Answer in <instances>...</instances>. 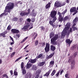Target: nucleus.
Returning <instances> with one entry per match:
<instances>
[{
  "mask_svg": "<svg viewBox=\"0 0 78 78\" xmlns=\"http://www.w3.org/2000/svg\"><path fill=\"white\" fill-rule=\"evenodd\" d=\"M76 25V23H75L73 24V25L72 27H75V26Z\"/></svg>",
  "mask_w": 78,
  "mask_h": 78,
  "instance_id": "nucleus-61",
  "label": "nucleus"
},
{
  "mask_svg": "<svg viewBox=\"0 0 78 78\" xmlns=\"http://www.w3.org/2000/svg\"><path fill=\"white\" fill-rule=\"evenodd\" d=\"M7 5V6L5 7L6 9H7V12H11V9L14 8V3L9 2Z\"/></svg>",
  "mask_w": 78,
  "mask_h": 78,
  "instance_id": "nucleus-3",
  "label": "nucleus"
},
{
  "mask_svg": "<svg viewBox=\"0 0 78 78\" xmlns=\"http://www.w3.org/2000/svg\"><path fill=\"white\" fill-rule=\"evenodd\" d=\"M63 72H64V71L62 70L60 72V75H62V74L63 73Z\"/></svg>",
  "mask_w": 78,
  "mask_h": 78,
  "instance_id": "nucleus-63",
  "label": "nucleus"
},
{
  "mask_svg": "<svg viewBox=\"0 0 78 78\" xmlns=\"http://www.w3.org/2000/svg\"><path fill=\"white\" fill-rule=\"evenodd\" d=\"M50 5H51V3L50 2H49L46 5L45 8L46 9H48V8H50Z\"/></svg>",
  "mask_w": 78,
  "mask_h": 78,
  "instance_id": "nucleus-22",
  "label": "nucleus"
},
{
  "mask_svg": "<svg viewBox=\"0 0 78 78\" xmlns=\"http://www.w3.org/2000/svg\"><path fill=\"white\" fill-rule=\"evenodd\" d=\"M52 26L53 27V28H56V26L55 25H54L53 24H52Z\"/></svg>",
  "mask_w": 78,
  "mask_h": 78,
  "instance_id": "nucleus-60",
  "label": "nucleus"
},
{
  "mask_svg": "<svg viewBox=\"0 0 78 78\" xmlns=\"http://www.w3.org/2000/svg\"><path fill=\"white\" fill-rule=\"evenodd\" d=\"M75 11H76V8L75 7H73L70 10V12H73Z\"/></svg>",
  "mask_w": 78,
  "mask_h": 78,
  "instance_id": "nucleus-23",
  "label": "nucleus"
},
{
  "mask_svg": "<svg viewBox=\"0 0 78 78\" xmlns=\"http://www.w3.org/2000/svg\"><path fill=\"white\" fill-rule=\"evenodd\" d=\"M60 72H61V70H59V71L58 72V73L56 74V77L57 76H59V73H60Z\"/></svg>",
  "mask_w": 78,
  "mask_h": 78,
  "instance_id": "nucleus-42",
  "label": "nucleus"
},
{
  "mask_svg": "<svg viewBox=\"0 0 78 78\" xmlns=\"http://www.w3.org/2000/svg\"><path fill=\"white\" fill-rule=\"evenodd\" d=\"M11 29V27L10 25H9L7 28V30H10Z\"/></svg>",
  "mask_w": 78,
  "mask_h": 78,
  "instance_id": "nucleus-37",
  "label": "nucleus"
},
{
  "mask_svg": "<svg viewBox=\"0 0 78 78\" xmlns=\"http://www.w3.org/2000/svg\"><path fill=\"white\" fill-rule=\"evenodd\" d=\"M46 47L50 48V44L48 43H46Z\"/></svg>",
  "mask_w": 78,
  "mask_h": 78,
  "instance_id": "nucleus-39",
  "label": "nucleus"
},
{
  "mask_svg": "<svg viewBox=\"0 0 78 78\" xmlns=\"http://www.w3.org/2000/svg\"><path fill=\"white\" fill-rule=\"evenodd\" d=\"M9 37L10 39H11V40L12 41H14V40L13 39V38L12 37H11V36H10Z\"/></svg>",
  "mask_w": 78,
  "mask_h": 78,
  "instance_id": "nucleus-53",
  "label": "nucleus"
},
{
  "mask_svg": "<svg viewBox=\"0 0 78 78\" xmlns=\"http://www.w3.org/2000/svg\"><path fill=\"white\" fill-rule=\"evenodd\" d=\"M70 27V23H67L65 26V27L62 33V36L64 37L66 35H69L70 33L72 32V30L71 28H70L69 30L68 31V30L69 29Z\"/></svg>",
  "mask_w": 78,
  "mask_h": 78,
  "instance_id": "nucleus-1",
  "label": "nucleus"
},
{
  "mask_svg": "<svg viewBox=\"0 0 78 78\" xmlns=\"http://www.w3.org/2000/svg\"><path fill=\"white\" fill-rule=\"evenodd\" d=\"M26 70L25 69H23V74H25L26 73Z\"/></svg>",
  "mask_w": 78,
  "mask_h": 78,
  "instance_id": "nucleus-41",
  "label": "nucleus"
},
{
  "mask_svg": "<svg viewBox=\"0 0 78 78\" xmlns=\"http://www.w3.org/2000/svg\"><path fill=\"white\" fill-rule=\"evenodd\" d=\"M28 46H29V45H27L25 47V48H24V49L25 50V49H26V48H28Z\"/></svg>",
  "mask_w": 78,
  "mask_h": 78,
  "instance_id": "nucleus-55",
  "label": "nucleus"
},
{
  "mask_svg": "<svg viewBox=\"0 0 78 78\" xmlns=\"http://www.w3.org/2000/svg\"><path fill=\"white\" fill-rule=\"evenodd\" d=\"M68 19V16H66L65 17L63 20V22H66Z\"/></svg>",
  "mask_w": 78,
  "mask_h": 78,
  "instance_id": "nucleus-34",
  "label": "nucleus"
},
{
  "mask_svg": "<svg viewBox=\"0 0 78 78\" xmlns=\"http://www.w3.org/2000/svg\"><path fill=\"white\" fill-rule=\"evenodd\" d=\"M56 49V48L55 47V46H54L52 45L51 46V50H52V51H54Z\"/></svg>",
  "mask_w": 78,
  "mask_h": 78,
  "instance_id": "nucleus-17",
  "label": "nucleus"
},
{
  "mask_svg": "<svg viewBox=\"0 0 78 78\" xmlns=\"http://www.w3.org/2000/svg\"><path fill=\"white\" fill-rule=\"evenodd\" d=\"M38 44V41H36L35 43V45L36 46Z\"/></svg>",
  "mask_w": 78,
  "mask_h": 78,
  "instance_id": "nucleus-45",
  "label": "nucleus"
},
{
  "mask_svg": "<svg viewBox=\"0 0 78 78\" xmlns=\"http://www.w3.org/2000/svg\"><path fill=\"white\" fill-rule=\"evenodd\" d=\"M44 64H45V62H42L39 64V66H43L44 65Z\"/></svg>",
  "mask_w": 78,
  "mask_h": 78,
  "instance_id": "nucleus-31",
  "label": "nucleus"
},
{
  "mask_svg": "<svg viewBox=\"0 0 78 78\" xmlns=\"http://www.w3.org/2000/svg\"><path fill=\"white\" fill-rule=\"evenodd\" d=\"M14 44V41H12V42H11L10 43L11 45H12L13 44Z\"/></svg>",
  "mask_w": 78,
  "mask_h": 78,
  "instance_id": "nucleus-62",
  "label": "nucleus"
},
{
  "mask_svg": "<svg viewBox=\"0 0 78 78\" xmlns=\"http://www.w3.org/2000/svg\"><path fill=\"white\" fill-rule=\"evenodd\" d=\"M41 70L40 69H38L36 72V75H39V74L41 73Z\"/></svg>",
  "mask_w": 78,
  "mask_h": 78,
  "instance_id": "nucleus-25",
  "label": "nucleus"
},
{
  "mask_svg": "<svg viewBox=\"0 0 78 78\" xmlns=\"http://www.w3.org/2000/svg\"><path fill=\"white\" fill-rule=\"evenodd\" d=\"M32 36H34V39H36L37 36V34L36 32H34L32 34Z\"/></svg>",
  "mask_w": 78,
  "mask_h": 78,
  "instance_id": "nucleus-21",
  "label": "nucleus"
},
{
  "mask_svg": "<svg viewBox=\"0 0 78 78\" xmlns=\"http://www.w3.org/2000/svg\"><path fill=\"white\" fill-rule=\"evenodd\" d=\"M76 55H77V52H75V53H74V56H74V58L76 56Z\"/></svg>",
  "mask_w": 78,
  "mask_h": 78,
  "instance_id": "nucleus-57",
  "label": "nucleus"
},
{
  "mask_svg": "<svg viewBox=\"0 0 78 78\" xmlns=\"http://www.w3.org/2000/svg\"><path fill=\"white\" fill-rule=\"evenodd\" d=\"M27 39H28V37H26L25 38H24L23 40V41L21 42V43H23V42H25V41H26V40H27Z\"/></svg>",
  "mask_w": 78,
  "mask_h": 78,
  "instance_id": "nucleus-33",
  "label": "nucleus"
},
{
  "mask_svg": "<svg viewBox=\"0 0 78 78\" xmlns=\"http://www.w3.org/2000/svg\"><path fill=\"white\" fill-rule=\"evenodd\" d=\"M24 67V63L23 62H22L21 64V68L22 69Z\"/></svg>",
  "mask_w": 78,
  "mask_h": 78,
  "instance_id": "nucleus-35",
  "label": "nucleus"
},
{
  "mask_svg": "<svg viewBox=\"0 0 78 78\" xmlns=\"http://www.w3.org/2000/svg\"><path fill=\"white\" fill-rule=\"evenodd\" d=\"M49 23L51 25H53V22L51 21H49Z\"/></svg>",
  "mask_w": 78,
  "mask_h": 78,
  "instance_id": "nucleus-49",
  "label": "nucleus"
},
{
  "mask_svg": "<svg viewBox=\"0 0 78 78\" xmlns=\"http://www.w3.org/2000/svg\"><path fill=\"white\" fill-rule=\"evenodd\" d=\"M16 39H17L19 38V37H20V35L19 34H16Z\"/></svg>",
  "mask_w": 78,
  "mask_h": 78,
  "instance_id": "nucleus-44",
  "label": "nucleus"
},
{
  "mask_svg": "<svg viewBox=\"0 0 78 78\" xmlns=\"http://www.w3.org/2000/svg\"><path fill=\"white\" fill-rule=\"evenodd\" d=\"M39 76V75H37L34 78H38Z\"/></svg>",
  "mask_w": 78,
  "mask_h": 78,
  "instance_id": "nucleus-52",
  "label": "nucleus"
},
{
  "mask_svg": "<svg viewBox=\"0 0 78 78\" xmlns=\"http://www.w3.org/2000/svg\"><path fill=\"white\" fill-rule=\"evenodd\" d=\"M31 21L32 22H34L35 21V19L32 18L31 20Z\"/></svg>",
  "mask_w": 78,
  "mask_h": 78,
  "instance_id": "nucleus-51",
  "label": "nucleus"
},
{
  "mask_svg": "<svg viewBox=\"0 0 78 78\" xmlns=\"http://www.w3.org/2000/svg\"><path fill=\"white\" fill-rule=\"evenodd\" d=\"M54 54H55L54 53H53L52 54H51L48 57V59H50V58H51L54 55Z\"/></svg>",
  "mask_w": 78,
  "mask_h": 78,
  "instance_id": "nucleus-28",
  "label": "nucleus"
},
{
  "mask_svg": "<svg viewBox=\"0 0 78 78\" xmlns=\"http://www.w3.org/2000/svg\"><path fill=\"white\" fill-rule=\"evenodd\" d=\"M30 21H31V20L30 19L28 18L27 19V21H26L25 22V23L26 24H27V23H30Z\"/></svg>",
  "mask_w": 78,
  "mask_h": 78,
  "instance_id": "nucleus-26",
  "label": "nucleus"
},
{
  "mask_svg": "<svg viewBox=\"0 0 78 78\" xmlns=\"http://www.w3.org/2000/svg\"><path fill=\"white\" fill-rule=\"evenodd\" d=\"M72 28H73V31H75V30H78V29H77L76 27H73Z\"/></svg>",
  "mask_w": 78,
  "mask_h": 78,
  "instance_id": "nucleus-46",
  "label": "nucleus"
},
{
  "mask_svg": "<svg viewBox=\"0 0 78 78\" xmlns=\"http://www.w3.org/2000/svg\"><path fill=\"white\" fill-rule=\"evenodd\" d=\"M68 76H69V74H65V76L66 78H67V77H68Z\"/></svg>",
  "mask_w": 78,
  "mask_h": 78,
  "instance_id": "nucleus-54",
  "label": "nucleus"
},
{
  "mask_svg": "<svg viewBox=\"0 0 78 78\" xmlns=\"http://www.w3.org/2000/svg\"><path fill=\"white\" fill-rule=\"evenodd\" d=\"M37 69V66L35 65H33L32 67V70H36Z\"/></svg>",
  "mask_w": 78,
  "mask_h": 78,
  "instance_id": "nucleus-14",
  "label": "nucleus"
},
{
  "mask_svg": "<svg viewBox=\"0 0 78 78\" xmlns=\"http://www.w3.org/2000/svg\"><path fill=\"white\" fill-rule=\"evenodd\" d=\"M11 31L12 33L14 34L15 33H19V30L16 29H12L11 30Z\"/></svg>",
  "mask_w": 78,
  "mask_h": 78,
  "instance_id": "nucleus-10",
  "label": "nucleus"
},
{
  "mask_svg": "<svg viewBox=\"0 0 78 78\" xmlns=\"http://www.w3.org/2000/svg\"><path fill=\"white\" fill-rule=\"evenodd\" d=\"M10 73L11 74V75H12L13 73V72H12V70H11L10 71Z\"/></svg>",
  "mask_w": 78,
  "mask_h": 78,
  "instance_id": "nucleus-64",
  "label": "nucleus"
},
{
  "mask_svg": "<svg viewBox=\"0 0 78 78\" xmlns=\"http://www.w3.org/2000/svg\"><path fill=\"white\" fill-rule=\"evenodd\" d=\"M44 50L46 52H48L50 50V48L45 47Z\"/></svg>",
  "mask_w": 78,
  "mask_h": 78,
  "instance_id": "nucleus-29",
  "label": "nucleus"
},
{
  "mask_svg": "<svg viewBox=\"0 0 78 78\" xmlns=\"http://www.w3.org/2000/svg\"><path fill=\"white\" fill-rule=\"evenodd\" d=\"M6 12H8V10H7V9H6L5 8V9L4 12V13H3L4 16H6L7 15H8V13Z\"/></svg>",
  "mask_w": 78,
  "mask_h": 78,
  "instance_id": "nucleus-20",
  "label": "nucleus"
},
{
  "mask_svg": "<svg viewBox=\"0 0 78 78\" xmlns=\"http://www.w3.org/2000/svg\"><path fill=\"white\" fill-rule=\"evenodd\" d=\"M28 11V12H22L20 13V15L21 16H28L29 14H30V9H29L27 10Z\"/></svg>",
  "mask_w": 78,
  "mask_h": 78,
  "instance_id": "nucleus-7",
  "label": "nucleus"
},
{
  "mask_svg": "<svg viewBox=\"0 0 78 78\" xmlns=\"http://www.w3.org/2000/svg\"><path fill=\"white\" fill-rule=\"evenodd\" d=\"M66 5V2H62L61 3V7L62 6H64Z\"/></svg>",
  "mask_w": 78,
  "mask_h": 78,
  "instance_id": "nucleus-38",
  "label": "nucleus"
},
{
  "mask_svg": "<svg viewBox=\"0 0 78 78\" xmlns=\"http://www.w3.org/2000/svg\"><path fill=\"white\" fill-rule=\"evenodd\" d=\"M78 18L76 17L75 18V19L73 21V23H76L77 22H78Z\"/></svg>",
  "mask_w": 78,
  "mask_h": 78,
  "instance_id": "nucleus-24",
  "label": "nucleus"
},
{
  "mask_svg": "<svg viewBox=\"0 0 78 78\" xmlns=\"http://www.w3.org/2000/svg\"><path fill=\"white\" fill-rule=\"evenodd\" d=\"M4 15V13H2L0 15V17H2V16H3V15Z\"/></svg>",
  "mask_w": 78,
  "mask_h": 78,
  "instance_id": "nucleus-59",
  "label": "nucleus"
},
{
  "mask_svg": "<svg viewBox=\"0 0 78 78\" xmlns=\"http://www.w3.org/2000/svg\"><path fill=\"white\" fill-rule=\"evenodd\" d=\"M55 73H56V70L54 69L52 71V72L51 74V76H54L55 75Z\"/></svg>",
  "mask_w": 78,
  "mask_h": 78,
  "instance_id": "nucleus-27",
  "label": "nucleus"
},
{
  "mask_svg": "<svg viewBox=\"0 0 78 78\" xmlns=\"http://www.w3.org/2000/svg\"><path fill=\"white\" fill-rule=\"evenodd\" d=\"M30 27V25H27L26 26H25L23 27V28H22V30H26V29H27L28 30V28Z\"/></svg>",
  "mask_w": 78,
  "mask_h": 78,
  "instance_id": "nucleus-13",
  "label": "nucleus"
},
{
  "mask_svg": "<svg viewBox=\"0 0 78 78\" xmlns=\"http://www.w3.org/2000/svg\"><path fill=\"white\" fill-rule=\"evenodd\" d=\"M58 35L57 34L55 35V36L52 38L51 39V43L54 45H55L57 44V42L56 41L58 39Z\"/></svg>",
  "mask_w": 78,
  "mask_h": 78,
  "instance_id": "nucleus-4",
  "label": "nucleus"
},
{
  "mask_svg": "<svg viewBox=\"0 0 78 78\" xmlns=\"http://www.w3.org/2000/svg\"><path fill=\"white\" fill-rule=\"evenodd\" d=\"M22 56H21L20 57H19V58H17L15 61V62H17V61H19V60H20V59H22Z\"/></svg>",
  "mask_w": 78,
  "mask_h": 78,
  "instance_id": "nucleus-36",
  "label": "nucleus"
},
{
  "mask_svg": "<svg viewBox=\"0 0 78 78\" xmlns=\"http://www.w3.org/2000/svg\"><path fill=\"white\" fill-rule=\"evenodd\" d=\"M67 9H66L62 13V14H61L60 12H58V14L59 16V17L58 18V20L59 22H62V21L63 19L62 17V16H64V14H65V13L67 12Z\"/></svg>",
  "mask_w": 78,
  "mask_h": 78,
  "instance_id": "nucleus-6",
  "label": "nucleus"
},
{
  "mask_svg": "<svg viewBox=\"0 0 78 78\" xmlns=\"http://www.w3.org/2000/svg\"><path fill=\"white\" fill-rule=\"evenodd\" d=\"M37 61V59H36V58H35L34 59H32L30 60V62L31 63H35V62H36Z\"/></svg>",
  "mask_w": 78,
  "mask_h": 78,
  "instance_id": "nucleus-16",
  "label": "nucleus"
},
{
  "mask_svg": "<svg viewBox=\"0 0 78 78\" xmlns=\"http://www.w3.org/2000/svg\"><path fill=\"white\" fill-rule=\"evenodd\" d=\"M32 15H33V16L35 17V16H36V12L33 13H32Z\"/></svg>",
  "mask_w": 78,
  "mask_h": 78,
  "instance_id": "nucleus-50",
  "label": "nucleus"
},
{
  "mask_svg": "<svg viewBox=\"0 0 78 78\" xmlns=\"http://www.w3.org/2000/svg\"><path fill=\"white\" fill-rule=\"evenodd\" d=\"M51 72V69L49 70L48 72L46 73L44 75V76H49V75H50V72Z\"/></svg>",
  "mask_w": 78,
  "mask_h": 78,
  "instance_id": "nucleus-12",
  "label": "nucleus"
},
{
  "mask_svg": "<svg viewBox=\"0 0 78 78\" xmlns=\"http://www.w3.org/2000/svg\"><path fill=\"white\" fill-rule=\"evenodd\" d=\"M78 10V7L77 8V10L75 11V12H74V13L73 14V16H74V15H75V14H76V13H77V12H78V11H77V10Z\"/></svg>",
  "mask_w": 78,
  "mask_h": 78,
  "instance_id": "nucleus-40",
  "label": "nucleus"
},
{
  "mask_svg": "<svg viewBox=\"0 0 78 78\" xmlns=\"http://www.w3.org/2000/svg\"><path fill=\"white\" fill-rule=\"evenodd\" d=\"M17 20H18V19L17 18H14L13 19V21H17Z\"/></svg>",
  "mask_w": 78,
  "mask_h": 78,
  "instance_id": "nucleus-48",
  "label": "nucleus"
},
{
  "mask_svg": "<svg viewBox=\"0 0 78 78\" xmlns=\"http://www.w3.org/2000/svg\"><path fill=\"white\" fill-rule=\"evenodd\" d=\"M14 74L15 75H17V72H14Z\"/></svg>",
  "mask_w": 78,
  "mask_h": 78,
  "instance_id": "nucleus-58",
  "label": "nucleus"
},
{
  "mask_svg": "<svg viewBox=\"0 0 78 78\" xmlns=\"http://www.w3.org/2000/svg\"><path fill=\"white\" fill-rule=\"evenodd\" d=\"M57 14V12L55 11H52L50 15L51 17V18H53L52 20V22H55L56 20V15Z\"/></svg>",
  "mask_w": 78,
  "mask_h": 78,
  "instance_id": "nucleus-5",
  "label": "nucleus"
},
{
  "mask_svg": "<svg viewBox=\"0 0 78 78\" xmlns=\"http://www.w3.org/2000/svg\"><path fill=\"white\" fill-rule=\"evenodd\" d=\"M15 53H16V52H12V53L11 54V56L12 57L15 55Z\"/></svg>",
  "mask_w": 78,
  "mask_h": 78,
  "instance_id": "nucleus-43",
  "label": "nucleus"
},
{
  "mask_svg": "<svg viewBox=\"0 0 78 78\" xmlns=\"http://www.w3.org/2000/svg\"><path fill=\"white\" fill-rule=\"evenodd\" d=\"M54 63H55V61H51L50 63V66H51V67H53V65H54Z\"/></svg>",
  "mask_w": 78,
  "mask_h": 78,
  "instance_id": "nucleus-19",
  "label": "nucleus"
},
{
  "mask_svg": "<svg viewBox=\"0 0 78 78\" xmlns=\"http://www.w3.org/2000/svg\"><path fill=\"white\" fill-rule=\"evenodd\" d=\"M33 26H32L30 27H29V28L28 29V30H30V29H32V28H33Z\"/></svg>",
  "mask_w": 78,
  "mask_h": 78,
  "instance_id": "nucleus-56",
  "label": "nucleus"
},
{
  "mask_svg": "<svg viewBox=\"0 0 78 78\" xmlns=\"http://www.w3.org/2000/svg\"><path fill=\"white\" fill-rule=\"evenodd\" d=\"M6 75H6V74H4L2 76H1V77L2 78H5V77H6Z\"/></svg>",
  "mask_w": 78,
  "mask_h": 78,
  "instance_id": "nucleus-47",
  "label": "nucleus"
},
{
  "mask_svg": "<svg viewBox=\"0 0 78 78\" xmlns=\"http://www.w3.org/2000/svg\"><path fill=\"white\" fill-rule=\"evenodd\" d=\"M66 42L67 44L69 45V46H70V45L71 44V43L72 42V41L70 40V39H66Z\"/></svg>",
  "mask_w": 78,
  "mask_h": 78,
  "instance_id": "nucleus-11",
  "label": "nucleus"
},
{
  "mask_svg": "<svg viewBox=\"0 0 78 78\" xmlns=\"http://www.w3.org/2000/svg\"><path fill=\"white\" fill-rule=\"evenodd\" d=\"M74 58L75 57H74V56H71L69 58L68 62L69 63L71 62V69H74L75 64V60H73Z\"/></svg>",
  "mask_w": 78,
  "mask_h": 78,
  "instance_id": "nucleus-2",
  "label": "nucleus"
},
{
  "mask_svg": "<svg viewBox=\"0 0 78 78\" xmlns=\"http://www.w3.org/2000/svg\"><path fill=\"white\" fill-rule=\"evenodd\" d=\"M54 36H55V34H54V33L51 32L50 33V38H51L52 37H53Z\"/></svg>",
  "mask_w": 78,
  "mask_h": 78,
  "instance_id": "nucleus-30",
  "label": "nucleus"
},
{
  "mask_svg": "<svg viewBox=\"0 0 78 78\" xmlns=\"http://www.w3.org/2000/svg\"><path fill=\"white\" fill-rule=\"evenodd\" d=\"M45 56L43 55V54L41 53L38 55V56L36 57L37 59H39V58H41V59H43L44 58Z\"/></svg>",
  "mask_w": 78,
  "mask_h": 78,
  "instance_id": "nucleus-9",
  "label": "nucleus"
},
{
  "mask_svg": "<svg viewBox=\"0 0 78 78\" xmlns=\"http://www.w3.org/2000/svg\"><path fill=\"white\" fill-rule=\"evenodd\" d=\"M0 36L2 37H6V36H5V34L3 32L2 33L0 34Z\"/></svg>",
  "mask_w": 78,
  "mask_h": 78,
  "instance_id": "nucleus-32",
  "label": "nucleus"
},
{
  "mask_svg": "<svg viewBox=\"0 0 78 78\" xmlns=\"http://www.w3.org/2000/svg\"><path fill=\"white\" fill-rule=\"evenodd\" d=\"M31 64L29 63V62H28L27 65V69H30V67H31Z\"/></svg>",
  "mask_w": 78,
  "mask_h": 78,
  "instance_id": "nucleus-18",
  "label": "nucleus"
},
{
  "mask_svg": "<svg viewBox=\"0 0 78 78\" xmlns=\"http://www.w3.org/2000/svg\"><path fill=\"white\" fill-rule=\"evenodd\" d=\"M55 6H56V7H61V3L59 1H57L55 3Z\"/></svg>",
  "mask_w": 78,
  "mask_h": 78,
  "instance_id": "nucleus-8",
  "label": "nucleus"
},
{
  "mask_svg": "<svg viewBox=\"0 0 78 78\" xmlns=\"http://www.w3.org/2000/svg\"><path fill=\"white\" fill-rule=\"evenodd\" d=\"M31 74L30 73H27L26 74L25 76V77L27 78H30V77H31Z\"/></svg>",
  "mask_w": 78,
  "mask_h": 78,
  "instance_id": "nucleus-15",
  "label": "nucleus"
}]
</instances>
